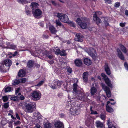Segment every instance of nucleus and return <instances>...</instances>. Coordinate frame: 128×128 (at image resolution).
<instances>
[{
  "mask_svg": "<svg viewBox=\"0 0 128 128\" xmlns=\"http://www.w3.org/2000/svg\"><path fill=\"white\" fill-rule=\"evenodd\" d=\"M35 107L36 104L35 103L26 104H25V106L23 109L26 112L31 113L33 112L34 108Z\"/></svg>",
  "mask_w": 128,
  "mask_h": 128,
  "instance_id": "1",
  "label": "nucleus"
},
{
  "mask_svg": "<svg viewBox=\"0 0 128 128\" xmlns=\"http://www.w3.org/2000/svg\"><path fill=\"white\" fill-rule=\"evenodd\" d=\"M86 18H78L76 20V22L82 28L85 29L87 27L86 22Z\"/></svg>",
  "mask_w": 128,
  "mask_h": 128,
  "instance_id": "2",
  "label": "nucleus"
},
{
  "mask_svg": "<svg viewBox=\"0 0 128 128\" xmlns=\"http://www.w3.org/2000/svg\"><path fill=\"white\" fill-rule=\"evenodd\" d=\"M57 17L62 22H68L69 19L68 16L65 14L58 13Z\"/></svg>",
  "mask_w": 128,
  "mask_h": 128,
  "instance_id": "3",
  "label": "nucleus"
},
{
  "mask_svg": "<svg viewBox=\"0 0 128 128\" xmlns=\"http://www.w3.org/2000/svg\"><path fill=\"white\" fill-rule=\"evenodd\" d=\"M73 92L75 94V96L76 98L78 96L79 94H80L82 92L80 89L77 84H74L73 85Z\"/></svg>",
  "mask_w": 128,
  "mask_h": 128,
  "instance_id": "4",
  "label": "nucleus"
},
{
  "mask_svg": "<svg viewBox=\"0 0 128 128\" xmlns=\"http://www.w3.org/2000/svg\"><path fill=\"white\" fill-rule=\"evenodd\" d=\"M31 96L34 100H37L40 98L41 94L39 92L34 91L31 93Z\"/></svg>",
  "mask_w": 128,
  "mask_h": 128,
  "instance_id": "5",
  "label": "nucleus"
},
{
  "mask_svg": "<svg viewBox=\"0 0 128 128\" xmlns=\"http://www.w3.org/2000/svg\"><path fill=\"white\" fill-rule=\"evenodd\" d=\"M32 12L34 16L36 18H38L41 15L42 12L39 9H36L35 10H32Z\"/></svg>",
  "mask_w": 128,
  "mask_h": 128,
  "instance_id": "6",
  "label": "nucleus"
},
{
  "mask_svg": "<svg viewBox=\"0 0 128 128\" xmlns=\"http://www.w3.org/2000/svg\"><path fill=\"white\" fill-rule=\"evenodd\" d=\"M101 75L103 77V79L107 85L112 88V86L111 84L109 79L108 76L103 73H102Z\"/></svg>",
  "mask_w": 128,
  "mask_h": 128,
  "instance_id": "7",
  "label": "nucleus"
},
{
  "mask_svg": "<svg viewBox=\"0 0 128 128\" xmlns=\"http://www.w3.org/2000/svg\"><path fill=\"white\" fill-rule=\"evenodd\" d=\"M53 83L54 85H52L51 87L53 89H55L59 88L61 86L62 82L58 80H56Z\"/></svg>",
  "mask_w": 128,
  "mask_h": 128,
  "instance_id": "8",
  "label": "nucleus"
},
{
  "mask_svg": "<svg viewBox=\"0 0 128 128\" xmlns=\"http://www.w3.org/2000/svg\"><path fill=\"white\" fill-rule=\"evenodd\" d=\"M76 98L79 100H83L85 102L87 101V98L82 92L80 94H79L78 96Z\"/></svg>",
  "mask_w": 128,
  "mask_h": 128,
  "instance_id": "9",
  "label": "nucleus"
},
{
  "mask_svg": "<svg viewBox=\"0 0 128 128\" xmlns=\"http://www.w3.org/2000/svg\"><path fill=\"white\" fill-rule=\"evenodd\" d=\"M102 86L104 90L106 92L107 96L108 98L110 97L111 96V93L110 88L104 85H102Z\"/></svg>",
  "mask_w": 128,
  "mask_h": 128,
  "instance_id": "10",
  "label": "nucleus"
},
{
  "mask_svg": "<svg viewBox=\"0 0 128 128\" xmlns=\"http://www.w3.org/2000/svg\"><path fill=\"white\" fill-rule=\"evenodd\" d=\"M0 71L2 72H6L9 70V68L7 67L2 62L0 64Z\"/></svg>",
  "mask_w": 128,
  "mask_h": 128,
  "instance_id": "11",
  "label": "nucleus"
},
{
  "mask_svg": "<svg viewBox=\"0 0 128 128\" xmlns=\"http://www.w3.org/2000/svg\"><path fill=\"white\" fill-rule=\"evenodd\" d=\"M35 49L36 50L35 51L32 53V54L34 56H37L41 53L42 50L41 49H39V48L37 47H35Z\"/></svg>",
  "mask_w": 128,
  "mask_h": 128,
  "instance_id": "12",
  "label": "nucleus"
},
{
  "mask_svg": "<svg viewBox=\"0 0 128 128\" xmlns=\"http://www.w3.org/2000/svg\"><path fill=\"white\" fill-rule=\"evenodd\" d=\"M71 114L73 115H76L79 114V110L75 107H73L70 110Z\"/></svg>",
  "mask_w": 128,
  "mask_h": 128,
  "instance_id": "13",
  "label": "nucleus"
},
{
  "mask_svg": "<svg viewBox=\"0 0 128 128\" xmlns=\"http://www.w3.org/2000/svg\"><path fill=\"white\" fill-rule=\"evenodd\" d=\"M74 63L76 66L80 67L82 65V61L80 59L77 58L74 60Z\"/></svg>",
  "mask_w": 128,
  "mask_h": 128,
  "instance_id": "14",
  "label": "nucleus"
},
{
  "mask_svg": "<svg viewBox=\"0 0 128 128\" xmlns=\"http://www.w3.org/2000/svg\"><path fill=\"white\" fill-rule=\"evenodd\" d=\"M82 38L83 36L82 35L78 34H77L76 35L75 40L76 41L82 42L83 41Z\"/></svg>",
  "mask_w": 128,
  "mask_h": 128,
  "instance_id": "15",
  "label": "nucleus"
},
{
  "mask_svg": "<svg viewBox=\"0 0 128 128\" xmlns=\"http://www.w3.org/2000/svg\"><path fill=\"white\" fill-rule=\"evenodd\" d=\"M88 72H84L83 74L82 78L83 81L86 83L88 81Z\"/></svg>",
  "mask_w": 128,
  "mask_h": 128,
  "instance_id": "16",
  "label": "nucleus"
},
{
  "mask_svg": "<svg viewBox=\"0 0 128 128\" xmlns=\"http://www.w3.org/2000/svg\"><path fill=\"white\" fill-rule=\"evenodd\" d=\"M2 62L4 63V64L7 67H8L9 68L12 64V61L10 59H6L3 62Z\"/></svg>",
  "mask_w": 128,
  "mask_h": 128,
  "instance_id": "17",
  "label": "nucleus"
},
{
  "mask_svg": "<svg viewBox=\"0 0 128 128\" xmlns=\"http://www.w3.org/2000/svg\"><path fill=\"white\" fill-rule=\"evenodd\" d=\"M93 19L94 21L96 22L97 24L101 23L102 22L101 20L97 17V14H94Z\"/></svg>",
  "mask_w": 128,
  "mask_h": 128,
  "instance_id": "18",
  "label": "nucleus"
},
{
  "mask_svg": "<svg viewBox=\"0 0 128 128\" xmlns=\"http://www.w3.org/2000/svg\"><path fill=\"white\" fill-rule=\"evenodd\" d=\"M96 124L97 128H104V125L100 121H97Z\"/></svg>",
  "mask_w": 128,
  "mask_h": 128,
  "instance_id": "19",
  "label": "nucleus"
},
{
  "mask_svg": "<svg viewBox=\"0 0 128 128\" xmlns=\"http://www.w3.org/2000/svg\"><path fill=\"white\" fill-rule=\"evenodd\" d=\"M11 45L9 42H6V43L0 44V46L4 48H9V46Z\"/></svg>",
  "mask_w": 128,
  "mask_h": 128,
  "instance_id": "20",
  "label": "nucleus"
},
{
  "mask_svg": "<svg viewBox=\"0 0 128 128\" xmlns=\"http://www.w3.org/2000/svg\"><path fill=\"white\" fill-rule=\"evenodd\" d=\"M94 84H92L93 86L91 87L90 89V93L91 95L92 96H94L96 93L97 90V89L94 86Z\"/></svg>",
  "mask_w": 128,
  "mask_h": 128,
  "instance_id": "21",
  "label": "nucleus"
},
{
  "mask_svg": "<svg viewBox=\"0 0 128 128\" xmlns=\"http://www.w3.org/2000/svg\"><path fill=\"white\" fill-rule=\"evenodd\" d=\"M43 55L48 58L49 59H51L53 57V56L50 54L48 51H46L42 53Z\"/></svg>",
  "mask_w": 128,
  "mask_h": 128,
  "instance_id": "22",
  "label": "nucleus"
},
{
  "mask_svg": "<svg viewBox=\"0 0 128 128\" xmlns=\"http://www.w3.org/2000/svg\"><path fill=\"white\" fill-rule=\"evenodd\" d=\"M106 74L108 75H110V72L109 68L108 66V64L106 63L104 66Z\"/></svg>",
  "mask_w": 128,
  "mask_h": 128,
  "instance_id": "23",
  "label": "nucleus"
},
{
  "mask_svg": "<svg viewBox=\"0 0 128 128\" xmlns=\"http://www.w3.org/2000/svg\"><path fill=\"white\" fill-rule=\"evenodd\" d=\"M88 53L93 58H94L95 56L96 52L94 49L92 48L91 50L88 52Z\"/></svg>",
  "mask_w": 128,
  "mask_h": 128,
  "instance_id": "24",
  "label": "nucleus"
},
{
  "mask_svg": "<svg viewBox=\"0 0 128 128\" xmlns=\"http://www.w3.org/2000/svg\"><path fill=\"white\" fill-rule=\"evenodd\" d=\"M31 6H32L31 8L32 11L34 10L35 9L37 8L38 6V4L37 3L32 2L31 3Z\"/></svg>",
  "mask_w": 128,
  "mask_h": 128,
  "instance_id": "25",
  "label": "nucleus"
},
{
  "mask_svg": "<svg viewBox=\"0 0 128 128\" xmlns=\"http://www.w3.org/2000/svg\"><path fill=\"white\" fill-rule=\"evenodd\" d=\"M84 64L88 66L90 65L92 63L91 60L88 58H85L84 60Z\"/></svg>",
  "mask_w": 128,
  "mask_h": 128,
  "instance_id": "26",
  "label": "nucleus"
},
{
  "mask_svg": "<svg viewBox=\"0 0 128 128\" xmlns=\"http://www.w3.org/2000/svg\"><path fill=\"white\" fill-rule=\"evenodd\" d=\"M117 51L118 52V55L119 57L122 60H124V57L122 55V52L119 49H117Z\"/></svg>",
  "mask_w": 128,
  "mask_h": 128,
  "instance_id": "27",
  "label": "nucleus"
},
{
  "mask_svg": "<svg viewBox=\"0 0 128 128\" xmlns=\"http://www.w3.org/2000/svg\"><path fill=\"white\" fill-rule=\"evenodd\" d=\"M55 126L56 128H61L63 126L62 124L60 122H56L55 124Z\"/></svg>",
  "mask_w": 128,
  "mask_h": 128,
  "instance_id": "28",
  "label": "nucleus"
},
{
  "mask_svg": "<svg viewBox=\"0 0 128 128\" xmlns=\"http://www.w3.org/2000/svg\"><path fill=\"white\" fill-rule=\"evenodd\" d=\"M25 74V73L24 71L23 70H20L18 73V75L20 77L24 76Z\"/></svg>",
  "mask_w": 128,
  "mask_h": 128,
  "instance_id": "29",
  "label": "nucleus"
},
{
  "mask_svg": "<svg viewBox=\"0 0 128 128\" xmlns=\"http://www.w3.org/2000/svg\"><path fill=\"white\" fill-rule=\"evenodd\" d=\"M49 30L51 32L52 34H55L57 31L54 27L52 25L49 26Z\"/></svg>",
  "mask_w": 128,
  "mask_h": 128,
  "instance_id": "30",
  "label": "nucleus"
},
{
  "mask_svg": "<svg viewBox=\"0 0 128 128\" xmlns=\"http://www.w3.org/2000/svg\"><path fill=\"white\" fill-rule=\"evenodd\" d=\"M34 62L32 60H30L28 62L27 66L28 68H30L33 67Z\"/></svg>",
  "mask_w": 128,
  "mask_h": 128,
  "instance_id": "31",
  "label": "nucleus"
},
{
  "mask_svg": "<svg viewBox=\"0 0 128 128\" xmlns=\"http://www.w3.org/2000/svg\"><path fill=\"white\" fill-rule=\"evenodd\" d=\"M44 125V128H50L52 126L51 124L48 122L45 123Z\"/></svg>",
  "mask_w": 128,
  "mask_h": 128,
  "instance_id": "32",
  "label": "nucleus"
},
{
  "mask_svg": "<svg viewBox=\"0 0 128 128\" xmlns=\"http://www.w3.org/2000/svg\"><path fill=\"white\" fill-rule=\"evenodd\" d=\"M19 82V80H14L12 82V84L14 85H16L18 84Z\"/></svg>",
  "mask_w": 128,
  "mask_h": 128,
  "instance_id": "33",
  "label": "nucleus"
},
{
  "mask_svg": "<svg viewBox=\"0 0 128 128\" xmlns=\"http://www.w3.org/2000/svg\"><path fill=\"white\" fill-rule=\"evenodd\" d=\"M120 47L121 49L123 52L125 53H126V52L127 51L126 50V48L123 45H121L120 46Z\"/></svg>",
  "mask_w": 128,
  "mask_h": 128,
  "instance_id": "34",
  "label": "nucleus"
},
{
  "mask_svg": "<svg viewBox=\"0 0 128 128\" xmlns=\"http://www.w3.org/2000/svg\"><path fill=\"white\" fill-rule=\"evenodd\" d=\"M106 110L109 112H113V110L112 108H110L109 106H106Z\"/></svg>",
  "mask_w": 128,
  "mask_h": 128,
  "instance_id": "35",
  "label": "nucleus"
},
{
  "mask_svg": "<svg viewBox=\"0 0 128 128\" xmlns=\"http://www.w3.org/2000/svg\"><path fill=\"white\" fill-rule=\"evenodd\" d=\"M5 91L7 92H10L11 90V88L10 87L8 86L5 87L4 88Z\"/></svg>",
  "mask_w": 128,
  "mask_h": 128,
  "instance_id": "36",
  "label": "nucleus"
},
{
  "mask_svg": "<svg viewBox=\"0 0 128 128\" xmlns=\"http://www.w3.org/2000/svg\"><path fill=\"white\" fill-rule=\"evenodd\" d=\"M55 23L56 24V26L57 27L58 26H61L62 23L59 20H56Z\"/></svg>",
  "mask_w": 128,
  "mask_h": 128,
  "instance_id": "37",
  "label": "nucleus"
},
{
  "mask_svg": "<svg viewBox=\"0 0 128 128\" xmlns=\"http://www.w3.org/2000/svg\"><path fill=\"white\" fill-rule=\"evenodd\" d=\"M19 82L24 83L26 80V79L25 78H21L19 80Z\"/></svg>",
  "mask_w": 128,
  "mask_h": 128,
  "instance_id": "38",
  "label": "nucleus"
},
{
  "mask_svg": "<svg viewBox=\"0 0 128 128\" xmlns=\"http://www.w3.org/2000/svg\"><path fill=\"white\" fill-rule=\"evenodd\" d=\"M60 54L61 56H65L66 55L65 50H62V51L60 52Z\"/></svg>",
  "mask_w": 128,
  "mask_h": 128,
  "instance_id": "39",
  "label": "nucleus"
},
{
  "mask_svg": "<svg viewBox=\"0 0 128 128\" xmlns=\"http://www.w3.org/2000/svg\"><path fill=\"white\" fill-rule=\"evenodd\" d=\"M67 71L70 73H71L72 72V68L69 66H67L66 68Z\"/></svg>",
  "mask_w": 128,
  "mask_h": 128,
  "instance_id": "40",
  "label": "nucleus"
},
{
  "mask_svg": "<svg viewBox=\"0 0 128 128\" xmlns=\"http://www.w3.org/2000/svg\"><path fill=\"white\" fill-rule=\"evenodd\" d=\"M120 3L119 2H116L115 3L114 5V6L115 8H118L120 6Z\"/></svg>",
  "mask_w": 128,
  "mask_h": 128,
  "instance_id": "41",
  "label": "nucleus"
},
{
  "mask_svg": "<svg viewBox=\"0 0 128 128\" xmlns=\"http://www.w3.org/2000/svg\"><path fill=\"white\" fill-rule=\"evenodd\" d=\"M18 97L16 96L12 97L10 98V99L14 101H16L18 100Z\"/></svg>",
  "mask_w": 128,
  "mask_h": 128,
  "instance_id": "42",
  "label": "nucleus"
},
{
  "mask_svg": "<svg viewBox=\"0 0 128 128\" xmlns=\"http://www.w3.org/2000/svg\"><path fill=\"white\" fill-rule=\"evenodd\" d=\"M16 47V45L13 44H11L9 46V48L10 49H15Z\"/></svg>",
  "mask_w": 128,
  "mask_h": 128,
  "instance_id": "43",
  "label": "nucleus"
},
{
  "mask_svg": "<svg viewBox=\"0 0 128 128\" xmlns=\"http://www.w3.org/2000/svg\"><path fill=\"white\" fill-rule=\"evenodd\" d=\"M9 102H7V103H4V104L3 106L5 108H7L9 106Z\"/></svg>",
  "mask_w": 128,
  "mask_h": 128,
  "instance_id": "44",
  "label": "nucleus"
},
{
  "mask_svg": "<svg viewBox=\"0 0 128 128\" xmlns=\"http://www.w3.org/2000/svg\"><path fill=\"white\" fill-rule=\"evenodd\" d=\"M44 81L42 80L40 81L36 86H40L42 84L44 83Z\"/></svg>",
  "mask_w": 128,
  "mask_h": 128,
  "instance_id": "45",
  "label": "nucleus"
},
{
  "mask_svg": "<svg viewBox=\"0 0 128 128\" xmlns=\"http://www.w3.org/2000/svg\"><path fill=\"white\" fill-rule=\"evenodd\" d=\"M4 102H6L8 100V98L7 96H4L2 98Z\"/></svg>",
  "mask_w": 128,
  "mask_h": 128,
  "instance_id": "46",
  "label": "nucleus"
},
{
  "mask_svg": "<svg viewBox=\"0 0 128 128\" xmlns=\"http://www.w3.org/2000/svg\"><path fill=\"white\" fill-rule=\"evenodd\" d=\"M100 118L102 120H104L106 116L104 114H101L100 115Z\"/></svg>",
  "mask_w": 128,
  "mask_h": 128,
  "instance_id": "47",
  "label": "nucleus"
},
{
  "mask_svg": "<svg viewBox=\"0 0 128 128\" xmlns=\"http://www.w3.org/2000/svg\"><path fill=\"white\" fill-rule=\"evenodd\" d=\"M104 20V23L106 26H108V24L107 22V21L106 20L107 18H103Z\"/></svg>",
  "mask_w": 128,
  "mask_h": 128,
  "instance_id": "48",
  "label": "nucleus"
},
{
  "mask_svg": "<svg viewBox=\"0 0 128 128\" xmlns=\"http://www.w3.org/2000/svg\"><path fill=\"white\" fill-rule=\"evenodd\" d=\"M97 96H93V97L95 98L96 99L98 100H100V96H97V95H96Z\"/></svg>",
  "mask_w": 128,
  "mask_h": 128,
  "instance_id": "49",
  "label": "nucleus"
},
{
  "mask_svg": "<svg viewBox=\"0 0 128 128\" xmlns=\"http://www.w3.org/2000/svg\"><path fill=\"white\" fill-rule=\"evenodd\" d=\"M21 123L19 121H18L16 122H14V124L15 125H18L20 124Z\"/></svg>",
  "mask_w": 128,
  "mask_h": 128,
  "instance_id": "50",
  "label": "nucleus"
},
{
  "mask_svg": "<svg viewBox=\"0 0 128 128\" xmlns=\"http://www.w3.org/2000/svg\"><path fill=\"white\" fill-rule=\"evenodd\" d=\"M108 124L109 128H112L113 127L112 125L111 124L110 122H108Z\"/></svg>",
  "mask_w": 128,
  "mask_h": 128,
  "instance_id": "51",
  "label": "nucleus"
},
{
  "mask_svg": "<svg viewBox=\"0 0 128 128\" xmlns=\"http://www.w3.org/2000/svg\"><path fill=\"white\" fill-rule=\"evenodd\" d=\"M69 24L71 26L73 27H75V24L72 22H70Z\"/></svg>",
  "mask_w": 128,
  "mask_h": 128,
  "instance_id": "52",
  "label": "nucleus"
},
{
  "mask_svg": "<svg viewBox=\"0 0 128 128\" xmlns=\"http://www.w3.org/2000/svg\"><path fill=\"white\" fill-rule=\"evenodd\" d=\"M91 114H97L98 113L96 111H92L91 112Z\"/></svg>",
  "mask_w": 128,
  "mask_h": 128,
  "instance_id": "53",
  "label": "nucleus"
},
{
  "mask_svg": "<svg viewBox=\"0 0 128 128\" xmlns=\"http://www.w3.org/2000/svg\"><path fill=\"white\" fill-rule=\"evenodd\" d=\"M124 66L125 68L126 69L128 70V65L127 63L125 62L124 63Z\"/></svg>",
  "mask_w": 128,
  "mask_h": 128,
  "instance_id": "54",
  "label": "nucleus"
},
{
  "mask_svg": "<svg viewBox=\"0 0 128 128\" xmlns=\"http://www.w3.org/2000/svg\"><path fill=\"white\" fill-rule=\"evenodd\" d=\"M60 50L59 49H57L56 52V54H60Z\"/></svg>",
  "mask_w": 128,
  "mask_h": 128,
  "instance_id": "55",
  "label": "nucleus"
},
{
  "mask_svg": "<svg viewBox=\"0 0 128 128\" xmlns=\"http://www.w3.org/2000/svg\"><path fill=\"white\" fill-rule=\"evenodd\" d=\"M16 116L17 118L18 119L20 120V117L19 116H18V114L16 113Z\"/></svg>",
  "mask_w": 128,
  "mask_h": 128,
  "instance_id": "56",
  "label": "nucleus"
},
{
  "mask_svg": "<svg viewBox=\"0 0 128 128\" xmlns=\"http://www.w3.org/2000/svg\"><path fill=\"white\" fill-rule=\"evenodd\" d=\"M30 12L29 10H27L26 11V14L28 15H29L30 14Z\"/></svg>",
  "mask_w": 128,
  "mask_h": 128,
  "instance_id": "57",
  "label": "nucleus"
},
{
  "mask_svg": "<svg viewBox=\"0 0 128 128\" xmlns=\"http://www.w3.org/2000/svg\"><path fill=\"white\" fill-rule=\"evenodd\" d=\"M106 2L109 4H111V1L110 0H105Z\"/></svg>",
  "mask_w": 128,
  "mask_h": 128,
  "instance_id": "58",
  "label": "nucleus"
},
{
  "mask_svg": "<svg viewBox=\"0 0 128 128\" xmlns=\"http://www.w3.org/2000/svg\"><path fill=\"white\" fill-rule=\"evenodd\" d=\"M120 26L122 27H123L125 26V24L123 23H120Z\"/></svg>",
  "mask_w": 128,
  "mask_h": 128,
  "instance_id": "59",
  "label": "nucleus"
},
{
  "mask_svg": "<svg viewBox=\"0 0 128 128\" xmlns=\"http://www.w3.org/2000/svg\"><path fill=\"white\" fill-rule=\"evenodd\" d=\"M20 98L21 100H23L24 99V97L22 95L20 96Z\"/></svg>",
  "mask_w": 128,
  "mask_h": 128,
  "instance_id": "60",
  "label": "nucleus"
},
{
  "mask_svg": "<svg viewBox=\"0 0 128 128\" xmlns=\"http://www.w3.org/2000/svg\"><path fill=\"white\" fill-rule=\"evenodd\" d=\"M125 14L126 16H128V10H125Z\"/></svg>",
  "mask_w": 128,
  "mask_h": 128,
  "instance_id": "61",
  "label": "nucleus"
},
{
  "mask_svg": "<svg viewBox=\"0 0 128 128\" xmlns=\"http://www.w3.org/2000/svg\"><path fill=\"white\" fill-rule=\"evenodd\" d=\"M20 90V88H18L16 91V94L18 93V92Z\"/></svg>",
  "mask_w": 128,
  "mask_h": 128,
  "instance_id": "62",
  "label": "nucleus"
},
{
  "mask_svg": "<svg viewBox=\"0 0 128 128\" xmlns=\"http://www.w3.org/2000/svg\"><path fill=\"white\" fill-rule=\"evenodd\" d=\"M18 54V52L17 51H16L14 52V53L12 54V56H15L16 55Z\"/></svg>",
  "mask_w": 128,
  "mask_h": 128,
  "instance_id": "63",
  "label": "nucleus"
},
{
  "mask_svg": "<svg viewBox=\"0 0 128 128\" xmlns=\"http://www.w3.org/2000/svg\"><path fill=\"white\" fill-rule=\"evenodd\" d=\"M51 2L52 4L54 6H56V3L55 2L53 1H51Z\"/></svg>",
  "mask_w": 128,
  "mask_h": 128,
  "instance_id": "64",
  "label": "nucleus"
}]
</instances>
